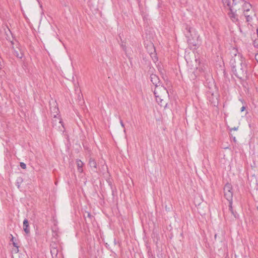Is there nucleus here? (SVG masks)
I'll use <instances>...</instances> for the list:
<instances>
[{
    "mask_svg": "<svg viewBox=\"0 0 258 258\" xmlns=\"http://www.w3.org/2000/svg\"><path fill=\"white\" fill-rule=\"evenodd\" d=\"M154 93L157 102L161 106L166 107L167 103L164 101V97L168 94L167 90L162 85H159L155 86Z\"/></svg>",
    "mask_w": 258,
    "mask_h": 258,
    "instance_id": "1",
    "label": "nucleus"
},
{
    "mask_svg": "<svg viewBox=\"0 0 258 258\" xmlns=\"http://www.w3.org/2000/svg\"><path fill=\"white\" fill-rule=\"evenodd\" d=\"M232 71L235 76L241 80L247 78V65L242 61H238L236 66H234Z\"/></svg>",
    "mask_w": 258,
    "mask_h": 258,
    "instance_id": "2",
    "label": "nucleus"
},
{
    "mask_svg": "<svg viewBox=\"0 0 258 258\" xmlns=\"http://www.w3.org/2000/svg\"><path fill=\"white\" fill-rule=\"evenodd\" d=\"M233 2L235 7L234 9H238V10L242 9L243 13L249 12L252 14L253 13L252 6L249 3L246 2L245 0H233Z\"/></svg>",
    "mask_w": 258,
    "mask_h": 258,
    "instance_id": "3",
    "label": "nucleus"
},
{
    "mask_svg": "<svg viewBox=\"0 0 258 258\" xmlns=\"http://www.w3.org/2000/svg\"><path fill=\"white\" fill-rule=\"evenodd\" d=\"M186 29L189 33L190 35L188 36V43L191 46H196L197 42L199 37V35L197 31L193 28L187 27Z\"/></svg>",
    "mask_w": 258,
    "mask_h": 258,
    "instance_id": "4",
    "label": "nucleus"
},
{
    "mask_svg": "<svg viewBox=\"0 0 258 258\" xmlns=\"http://www.w3.org/2000/svg\"><path fill=\"white\" fill-rule=\"evenodd\" d=\"M52 124L53 127L62 133L64 132V125L59 115H56V114H53V118L52 119Z\"/></svg>",
    "mask_w": 258,
    "mask_h": 258,
    "instance_id": "5",
    "label": "nucleus"
},
{
    "mask_svg": "<svg viewBox=\"0 0 258 258\" xmlns=\"http://www.w3.org/2000/svg\"><path fill=\"white\" fill-rule=\"evenodd\" d=\"M232 58L230 60V63L232 69L234 66H236L238 61H242L240 53L238 52V49H232L230 52Z\"/></svg>",
    "mask_w": 258,
    "mask_h": 258,
    "instance_id": "6",
    "label": "nucleus"
},
{
    "mask_svg": "<svg viewBox=\"0 0 258 258\" xmlns=\"http://www.w3.org/2000/svg\"><path fill=\"white\" fill-rule=\"evenodd\" d=\"M224 197L228 201H232L233 192L232 191V186L229 183L225 184L224 187Z\"/></svg>",
    "mask_w": 258,
    "mask_h": 258,
    "instance_id": "7",
    "label": "nucleus"
},
{
    "mask_svg": "<svg viewBox=\"0 0 258 258\" xmlns=\"http://www.w3.org/2000/svg\"><path fill=\"white\" fill-rule=\"evenodd\" d=\"M235 8L234 6V4H232V7L229 9L230 12L228 13L229 16L234 21L235 20H237V18L236 17V15L235 14V12L238 9H234Z\"/></svg>",
    "mask_w": 258,
    "mask_h": 258,
    "instance_id": "8",
    "label": "nucleus"
},
{
    "mask_svg": "<svg viewBox=\"0 0 258 258\" xmlns=\"http://www.w3.org/2000/svg\"><path fill=\"white\" fill-rule=\"evenodd\" d=\"M150 80L152 82L153 84L155 85V86H157L161 84V83L159 81L158 77L155 74L151 75Z\"/></svg>",
    "mask_w": 258,
    "mask_h": 258,
    "instance_id": "9",
    "label": "nucleus"
},
{
    "mask_svg": "<svg viewBox=\"0 0 258 258\" xmlns=\"http://www.w3.org/2000/svg\"><path fill=\"white\" fill-rule=\"evenodd\" d=\"M23 230L26 234L30 233L29 222L27 219H25L23 221Z\"/></svg>",
    "mask_w": 258,
    "mask_h": 258,
    "instance_id": "10",
    "label": "nucleus"
},
{
    "mask_svg": "<svg viewBox=\"0 0 258 258\" xmlns=\"http://www.w3.org/2000/svg\"><path fill=\"white\" fill-rule=\"evenodd\" d=\"M89 164L93 170L96 171L97 169V163L95 160L93 158H90L89 161Z\"/></svg>",
    "mask_w": 258,
    "mask_h": 258,
    "instance_id": "11",
    "label": "nucleus"
},
{
    "mask_svg": "<svg viewBox=\"0 0 258 258\" xmlns=\"http://www.w3.org/2000/svg\"><path fill=\"white\" fill-rule=\"evenodd\" d=\"M243 14L245 17L246 18L247 22H250L252 19L253 16L255 15L254 12L252 14L251 13H249V12H244Z\"/></svg>",
    "mask_w": 258,
    "mask_h": 258,
    "instance_id": "12",
    "label": "nucleus"
},
{
    "mask_svg": "<svg viewBox=\"0 0 258 258\" xmlns=\"http://www.w3.org/2000/svg\"><path fill=\"white\" fill-rule=\"evenodd\" d=\"M14 54L18 58H22L24 55L23 49H15Z\"/></svg>",
    "mask_w": 258,
    "mask_h": 258,
    "instance_id": "13",
    "label": "nucleus"
},
{
    "mask_svg": "<svg viewBox=\"0 0 258 258\" xmlns=\"http://www.w3.org/2000/svg\"><path fill=\"white\" fill-rule=\"evenodd\" d=\"M150 50L151 51L149 52L150 54V56L152 57L153 60L154 62H156L158 60V57L157 56V53L156 52V49H150Z\"/></svg>",
    "mask_w": 258,
    "mask_h": 258,
    "instance_id": "14",
    "label": "nucleus"
},
{
    "mask_svg": "<svg viewBox=\"0 0 258 258\" xmlns=\"http://www.w3.org/2000/svg\"><path fill=\"white\" fill-rule=\"evenodd\" d=\"M76 162H77V164L78 171L80 173L83 172V166L84 163L80 159H77L76 161Z\"/></svg>",
    "mask_w": 258,
    "mask_h": 258,
    "instance_id": "15",
    "label": "nucleus"
},
{
    "mask_svg": "<svg viewBox=\"0 0 258 258\" xmlns=\"http://www.w3.org/2000/svg\"><path fill=\"white\" fill-rule=\"evenodd\" d=\"M50 111L51 115L53 116V114H56V115H59V109L56 106H54L53 108H50Z\"/></svg>",
    "mask_w": 258,
    "mask_h": 258,
    "instance_id": "16",
    "label": "nucleus"
},
{
    "mask_svg": "<svg viewBox=\"0 0 258 258\" xmlns=\"http://www.w3.org/2000/svg\"><path fill=\"white\" fill-rule=\"evenodd\" d=\"M50 252L53 258L56 257L58 253V250L55 248H52L50 250Z\"/></svg>",
    "mask_w": 258,
    "mask_h": 258,
    "instance_id": "17",
    "label": "nucleus"
},
{
    "mask_svg": "<svg viewBox=\"0 0 258 258\" xmlns=\"http://www.w3.org/2000/svg\"><path fill=\"white\" fill-rule=\"evenodd\" d=\"M256 36L257 37V39H255L253 41V45L254 46L257 48H258V29H256Z\"/></svg>",
    "mask_w": 258,
    "mask_h": 258,
    "instance_id": "18",
    "label": "nucleus"
},
{
    "mask_svg": "<svg viewBox=\"0 0 258 258\" xmlns=\"http://www.w3.org/2000/svg\"><path fill=\"white\" fill-rule=\"evenodd\" d=\"M229 202V210L231 213H233V209L232 208V201Z\"/></svg>",
    "mask_w": 258,
    "mask_h": 258,
    "instance_id": "19",
    "label": "nucleus"
},
{
    "mask_svg": "<svg viewBox=\"0 0 258 258\" xmlns=\"http://www.w3.org/2000/svg\"><path fill=\"white\" fill-rule=\"evenodd\" d=\"M199 68H197V70H199V71L200 72H201V73H204L205 72V68H203V67H201V65L200 64L199 65Z\"/></svg>",
    "mask_w": 258,
    "mask_h": 258,
    "instance_id": "20",
    "label": "nucleus"
},
{
    "mask_svg": "<svg viewBox=\"0 0 258 258\" xmlns=\"http://www.w3.org/2000/svg\"><path fill=\"white\" fill-rule=\"evenodd\" d=\"M20 166L23 169H25L26 168V165L23 162H21Z\"/></svg>",
    "mask_w": 258,
    "mask_h": 258,
    "instance_id": "21",
    "label": "nucleus"
},
{
    "mask_svg": "<svg viewBox=\"0 0 258 258\" xmlns=\"http://www.w3.org/2000/svg\"><path fill=\"white\" fill-rule=\"evenodd\" d=\"M231 214L234 216V218H237L238 216V214L236 212L233 211V213H231Z\"/></svg>",
    "mask_w": 258,
    "mask_h": 258,
    "instance_id": "22",
    "label": "nucleus"
},
{
    "mask_svg": "<svg viewBox=\"0 0 258 258\" xmlns=\"http://www.w3.org/2000/svg\"><path fill=\"white\" fill-rule=\"evenodd\" d=\"M120 125L121 126L123 127V128H124V124L122 121V120L121 119H120Z\"/></svg>",
    "mask_w": 258,
    "mask_h": 258,
    "instance_id": "23",
    "label": "nucleus"
},
{
    "mask_svg": "<svg viewBox=\"0 0 258 258\" xmlns=\"http://www.w3.org/2000/svg\"><path fill=\"white\" fill-rule=\"evenodd\" d=\"M13 244L14 247H16L17 248H18V246L17 244L16 243H15L14 241H13Z\"/></svg>",
    "mask_w": 258,
    "mask_h": 258,
    "instance_id": "24",
    "label": "nucleus"
},
{
    "mask_svg": "<svg viewBox=\"0 0 258 258\" xmlns=\"http://www.w3.org/2000/svg\"><path fill=\"white\" fill-rule=\"evenodd\" d=\"M245 109V107L244 106H242L241 109H240V111L241 112H242Z\"/></svg>",
    "mask_w": 258,
    "mask_h": 258,
    "instance_id": "25",
    "label": "nucleus"
},
{
    "mask_svg": "<svg viewBox=\"0 0 258 258\" xmlns=\"http://www.w3.org/2000/svg\"><path fill=\"white\" fill-rule=\"evenodd\" d=\"M255 59L256 60V61L258 62V53L255 54Z\"/></svg>",
    "mask_w": 258,
    "mask_h": 258,
    "instance_id": "26",
    "label": "nucleus"
},
{
    "mask_svg": "<svg viewBox=\"0 0 258 258\" xmlns=\"http://www.w3.org/2000/svg\"><path fill=\"white\" fill-rule=\"evenodd\" d=\"M238 127H234L232 128L231 130L236 131L238 130Z\"/></svg>",
    "mask_w": 258,
    "mask_h": 258,
    "instance_id": "27",
    "label": "nucleus"
},
{
    "mask_svg": "<svg viewBox=\"0 0 258 258\" xmlns=\"http://www.w3.org/2000/svg\"><path fill=\"white\" fill-rule=\"evenodd\" d=\"M87 217L90 218L92 217V216L90 213H87Z\"/></svg>",
    "mask_w": 258,
    "mask_h": 258,
    "instance_id": "28",
    "label": "nucleus"
},
{
    "mask_svg": "<svg viewBox=\"0 0 258 258\" xmlns=\"http://www.w3.org/2000/svg\"><path fill=\"white\" fill-rule=\"evenodd\" d=\"M11 236H12L11 241L13 242L14 241V237L12 235H11Z\"/></svg>",
    "mask_w": 258,
    "mask_h": 258,
    "instance_id": "29",
    "label": "nucleus"
},
{
    "mask_svg": "<svg viewBox=\"0 0 258 258\" xmlns=\"http://www.w3.org/2000/svg\"><path fill=\"white\" fill-rule=\"evenodd\" d=\"M217 237V234H215V238H216Z\"/></svg>",
    "mask_w": 258,
    "mask_h": 258,
    "instance_id": "30",
    "label": "nucleus"
},
{
    "mask_svg": "<svg viewBox=\"0 0 258 258\" xmlns=\"http://www.w3.org/2000/svg\"><path fill=\"white\" fill-rule=\"evenodd\" d=\"M123 132H124V133L125 132V129H124Z\"/></svg>",
    "mask_w": 258,
    "mask_h": 258,
    "instance_id": "31",
    "label": "nucleus"
},
{
    "mask_svg": "<svg viewBox=\"0 0 258 258\" xmlns=\"http://www.w3.org/2000/svg\"><path fill=\"white\" fill-rule=\"evenodd\" d=\"M257 209L258 210V206L257 207Z\"/></svg>",
    "mask_w": 258,
    "mask_h": 258,
    "instance_id": "32",
    "label": "nucleus"
}]
</instances>
